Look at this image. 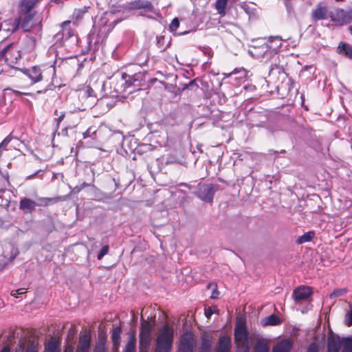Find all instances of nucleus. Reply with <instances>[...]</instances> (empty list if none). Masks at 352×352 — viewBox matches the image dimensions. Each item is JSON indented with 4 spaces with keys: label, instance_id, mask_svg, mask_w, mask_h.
I'll use <instances>...</instances> for the list:
<instances>
[{
    "label": "nucleus",
    "instance_id": "nucleus-53",
    "mask_svg": "<svg viewBox=\"0 0 352 352\" xmlns=\"http://www.w3.org/2000/svg\"><path fill=\"white\" fill-rule=\"evenodd\" d=\"M74 348L72 345H67L65 347L64 352H74Z\"/></svg>",
    "mask_w": 352,
    "mask_h": 352
},
{
    "label": "nucleus",
    "instance_id": "nucleus-29",
    "mask_svg": "<svg viewBox=\"0 0 352 352\" xmlns=\"http://www.w3.org/2000/svg\"><path fill=\"white\" fill-rule=\"evenodd\" d=\"M89 7L85 6L82 8L76 9L73 13V18L78 22L80 21L88 12Z\"/></svg>",
    "mask_w": 352,
    "mask_h": 352
},
{
    "label": "nucleus",
    "instance_id": "nucleus-49",
    "mask_svg": "<svg viewBox=\"0 0 352 352\" xmlns=\"http://www.w3.org/2000/svg\"><path fill=\"white\" fill-rule=\"evenodd\" d=\"M96 131H92L91 127H89L85 132L82 133L83 138H87L91 136L92 134H94Z\"/></svg>",
    "mask_w": 352,
    "mask_h": 352
},
{
    "label": "nucleus",
    "instance_id": "nucleus-60",
    "mask_svg": "<svg viewBox=\"0 0 352 352\" xmlns=\"http://www.w3.org/2000/svg\"><path fill=\"white\" fill-rule=\"evenodd\" d=\"M89 184H86L85 182H84L82 184V187H85V186H88Z\"/></svg>",
    "mask_w": 352,
    "mask_h": 352
},
{
    "label": "nucleus",
    "instance_id": "nucleus-35",
    "mask_svg": "<svg viewBox=\"0 0 352 352\" xmlns=\"http://www.w3.org/2000/svg\"><path fill=\"white\" fill-rule=\"evenodd\" d=\"M276 74L283 75L284 74V68L279 65L274 64V65L271 66V68L269 70V76H274Z\"/></svg>",
    "mask_w": 352,
    "mask_h": 352
},
{
    "label": "nucleus",
    "instance_id": "nucleus-3",
    "mask_svg": "<svg viewBox=\"0 0 352 352\" xmlns=\"http://www.w3.org/2000/svg\"><path fill=\"white\" fill-rule=\"evenodd\" d=\"M219 185L214 184H201L197 185V190L195 195L201 200L211 203L213 200L214 193L219 190Z\"/></svg>",
    "mask_w": 352,
    "mask_h": 352
},
{
    "label": "nucleus",
    "instance_id": "nucleus-50",
    "mask_svg": "<svg viewBox=\"0 0 352 352\" xmlns=\"http://www.w3.org/2000/svg\"><path fill=\"white\" fill-rule=\"evenodd\" d=\"M41 172V170H37L36 173L32 174V175H30L26 177V180H30V179H32L34 178H35V177L40 173Z\"/></svg>",
    "mask_w": 352,
    "mask_h": 352
},
{
    "label": "nucleus",
    "instance_id": "nucleus-40",
    "mask_svg": "<svg viewBox=\"0 0 352 352\" xmlns=\"http://www.w3.org/2000/svg\"><path fill=\"white\" fill-rule=\"evenodd\" d=\"M13 137L11 134L8 135L0 144V149H6L8 144L11 142Z\"/></svg>",
    "mask_w": 352,
    "mask_h": 352
},
{
    "label": "nucleus",
    "instance_id": "nucleus-2",
    "mask_svg": "<svg viewBox=\"0 0 352 352\" xmlns=\"http://www.w3.org/2000/svg\"><path fill=\"white\" fill-rule=\"evenodd\" d=\"M249 332L246 327L245 319L237 320L234 331V339L236 347L243 352H249L248 346Z\"/></svg>",
    "mask_w": 352,
    "mask_h": 352
},
{
    "label": "nucleus",
    "instance_id": "nucleus-32",
    "mask_svg": "<svg viewBox=\"0 0 352 352\" xmlns=\"http://www.w3.org/2000/svg\"><path fill=\"white\" fill-rule=\"evenodd\" d=\"M254 352H269L270 347L267 344L261 341H258L254 344Z\"/></svg>",
    "mask_w": 352,
    "mask_h": 352
},
{
    "label": "nucleus",
    "instance_id": "nucleus-39",
    "mask_svg": "<svg viewBox=\"0 0 352 352\" xmlns=\"http://www.w3.org/2000/svg\"><path fill=\"white\" fill-rule=\"evenodd\" d=\"M58 110H55L54 115L57 116L58 117L55 118V121L56 122V129H58L59 128L60 122L63 120L65 116V112L61 111L60 112V114L58 113Z\"/></svg>",
    "mask_w": 352,
    "mask_h": 352
},
{
    "label": "nucleus",
    "instance_id": "nucleus-45",
    "mask_svg": "<svg viewBox=\"0 0 352 352\" xmlns=\"http://www.w3.org/2000/svg\"><path fill=\"white\" fill-rule=\"evenodd\" d=\"M85 94L87 97H97L96 91L89 86L86 87Z\"/></svg>",
    "mask_w": 352,
    "mask_h": 352
},
{
    "label": "nucleus",
    "instance_id": "nucleus-15",
    "mask_svg": "<svg viewBox=\"0 0 352 352\" xmlns=\"http://www.w3.org/2000/svg\"><path fill=\"white\" fill-rule=\"evenodd\" d=\"M212 336L206 332L202 333L201 337V346L199 352H211Z\"/></svg>",
    "mask_w": 352,
    "mask_h": 352
},
{
    "label": "nucleus",
    "instance_id": "nucleus-30",
    "mask_svg": "<svg viewBox=\"0 0 352 352\" xmlns=\"http://www.w3.org/2000/svg\"><path fill=\"white\" fill-rule=\"evenodd\" d=\"M342 352H352V337L342 338Z\"/></svg>",
    "mask_w": 352,
    "mask_h": 352
},
{
    "label": "nucleus",
    "instance_id": "nucleus-28",
    "mask_svg": "<svg viewBox=\"0 0 352 352\" xmlns=\"http://www.w3.org/2000/svg\"><path fill=\"white\" fill-rule=\"evenodd\" d=\"M282 322L279 316L276 314H272L265 319V325H277Z\"/></svg>",
    "mask_w": 352,
    "mask_h": 352
},
{
    "label": "nucleus",
    "instance_id": "nucleus-44",
    "mask_svg": "<svg viewBox=\"0 0 352 352\" xmlns=\"http://www.w3.org/2000/svg\"><path fill=\"white\" fill-rule=\"evenodd\" d=\"M216 307H210L208 309H205V316L206 318H210V316L216 312L217 311Z\"/></svg>",
    "mask_w": 352,
    "mask_h": 352
},
{
    "label": "nucleus",
    "instance_id": "nucleus-42",
    "mask_svg": "<svg viewBox=\"0 0 352 352\" xmlns=\"http://www.w3.org/2000/svg\"><path fill=\"white\" fill-rule=\"evenodd\" d=\"M71 23V21H65L64 22L62 23L61 24V27H62V30L63 32H66L67 31V34H68V36H71L72 34L70 33V28H69V25Z\"/></svg>",
    "mask_w": 352,
    "mask_h": 352
},
{
    "label": "nucleus",
    "instance_id": "nucleus-63",
    "mask_svg": "<svg viewBox=\"0 0 352 352\" xmlns=\"http://www.w3.org/2000/svg\"><path fill=\"white\" fill-rule=\"evenodd\" d=\"M335 1L337 2H341V1H344V0H335Z\"/></svg>",
    "mask_w": 352,
    "mask_h": 352
},
{
    "label": "nucleus",
    "instance_id": "nucleus-10",
    "mask_svg": "<svg viewBox=\"0 0 352 352\" xmlns=\"http://www.w3.org/2000/svg\"><path fill=\"white\" fill-rule=\"evenodd\" d=\"M328 7L323 3L317 5L315 10L311 12V17L314 21L324 20L329 18Z\"/></svg>",
    "mask_w": 352,
    "mask_h": 352
},
{
    "label": "nucleus",
    "instance_id": "nucleus-55",
    "mask_svg": "<svg viewBox=\"0 0 352 352\" xmlns=\"http://www.w3.org/2000/svg\"><path fill=\"white\" fill-rule=\"evenodd\" d=\"M270 152H272L274 154H276V153H281V154H285L286 153V151L283 149L280 151H273V150H270Z\"/></svg>",
    "mask_w": 352,
    "mask_h": 352
},
{
    "label": "nucleus",
    "instance_id": "nucleus-22",
    "mask_svg": "<svg viewBox=\"0 0 352 352\" xmlns=\"http://www.w3.org/2000/svg\"><path fill=\"white\" fill-rule=\"evenodd\" d=\"M156 45L160 52H164L170 45V40H167L165 35L156 36Z\"/></svg>",
    "mask_w": 352,
    "mask_h": 352
},
{
    "label": "nucleus",
    "instance_id": "nucleus-19",
    "mask_svg": "<svg viewBox=\"0 0 352 352\" xmlns=\"http://www.w3.org/2000/svg\"><path fill=\"white\" fill-rule=\"evenodd\" d=\"M152 340V335L139 334V351L140 352H147Z\"/></svg>",
    "mask_w": 352,
    "mask_h": 352
},
{
    "label": "nucleus",
    "instance_id": "nucleus-56",
    "mask_svg": "<svg viewBox=\"0 0 352 352\" xmlns=\"http://www.w3.org/2000/svg\"><path fill=\"white\" fill-rule=\"evenodd\" d=\"M0 352H10V349L8 346H5Z\"/></svg>",
    "mask_w": 352,
    "mask_h": 352
},
{
    "label": "nucleus",
    "instance_id": "nucleus-47",
    "mask_svg": "<svg viewBox=\"0 0 352 352\" xmlns=\"http://www.w3.org/2000/svg\"><path fill=\"white\" fill-rule=\"evenodd\" d=\"M25 292H26L25 291V289L21 288V289H16V290H12L11 292V296H14L15 298H19V295L25 294Z\"/></svg>",
    "mask_w": 352,
    "mask_h": 352
},
{
    "label": "nucleus",
    "instance_id": "nucleus-46",
    "mask_svg": "<svg viewBox=\"0 0 352 352\" xmlns=\"http://www.w3.org/2000/svg\"><path fill=\"white\" fill-rule=\"evenodd\" d=\"M345 318L346 324L348 327L352 326V309L346 313Z\"/></svg>",
    "mask_w": 352,
    "mask_h": 352
},
{
    "label": "nucleus",
    "instance_id": "nucleus-48",
    "mask_svg": "<svg viewBox=\"0 0 352 352\" xmlns=\"http://www.w3.org/2000/svg\"><path fill=\"white\" fill-rule=\"evenodd\" d=\"M219 296V292L218 290L217 284L216 287H213V289H212V292L210 296V298L212 299H217V298H218Z\"/></svg>",
    "mask_w": 352,
    "mask_h": 352
},
{
    "label": "nucleus",
    "instance_id": "nucleus-18",
    "mask_svg": "<svg viewBox=\"0 0 352 352\" xmlns=\"http://www.w3.org/2000/svg\"><path fill=\"white\" fill-rule=\"evenodd\" d=\"M292 346L293 342L290 340H282L273 346L272 352H290Z\"/></svg>",
    "mask_w": 352,
    "mask_h": 352
},
{
    "label": "nucleus",
    "instance_id": "nucleus-34",
    "mask_svg": "<svg viewBox=\"0 0 352 352\" xmlns=\"http://www.w3.org/2000/svg\"><path fill=\"white\" fill-rule=\"evenodd\" d=\"M23 81H25V79L21 78L16 87L20 89V91H18L19 93L28 95L29 93L27 92V91L30 87V85L28 83H23Z\"/></svg>",
    "mask_w": 352,
    "mask_h": 352
},
{
    "label": "nucleus",
    "instance_id": "nucleus-12",
    "mask_svg": "<svg viewBox=\"0 0 352 352\" xmlns=\"http://www.w3.org/2000/svg\"><path fill=\"white\" fill-rule=\"evenodd\" d=\"M91 338L89 333L80 335L79 337L76 352H89Z\"/></svg>",
    "mask_w": 352,
    "mask_h": 352
},
{
    "label": "nucleus",
    "instance_id": "nucleus-61",
    "mask_svg": "<svg viewBox=\"0 0 352 352\" xmlns=\"http://www.w3.org/2000/svg\"><path fill=\"white\" fill-rule=\"evenodd\" d=\"M193 84H195V80L190 81L188 85H192Z\"/></svg>",
    "mask_w": 352,
    "mask_h": 352
},
{
    "label": "nucleus",
    "instance_id": "nucleus-38",
    "mask_svg": "<svg viewBox=\"0 0 352 352\" xmlns=\"http://www.w3.org/2000/svg\"><path fill=\"white\" fill-rule=\"evenodd\" d=\"M346 289H336L333 291V292L329 295L330 298H335L341 296H343L346 294Z\"/></svg>",
    "mask_w": 352,
    "mask_h": 352
},
{
    "label": "nucleus",
    "instance_id": "nucleus-8",
    "mask_svg": "<svg viewBox=\"0 0 352 352\" xmlns=\"http://www.w3.org/2000/svg\"><path fill=\"white\" fill-rule=\"evenodd\" d=\"M125 8L129 10H144L153 12L154 6L150 1L134 0L127 3Z\"/></svg>",
    "mask_w": 352,
    "mask_h": 352
},
{
    "label": "nucleus",
    "instance_id": "nucleus-17",
    "mask_svg": "<svg viewBox=\"0 0 352 352\" xmlns=\"http://www.w3.org/2000/svg\"><path fill=\"white\" fill-rule=\"evenodd\" d=\"M36 206L37 204L30 198H23L19 202V208L25 213H32Z\"/></svg>",
    "mask_w": 352,
    "mask_h": 352
},
{
    "label": "nucleus",
    "instance_id": "nucleus-13",
    "mask_svg": "<svg viewBox=\"0 0 352 352\" xmlns=\"http://www.w3.org/2000/svg\"><path fill=\"white\" fill-rule=\"evenodd\" d=\"M342 338L337 335H330L327 339L328 352H339L342 349Z\"/></svg>",
    "mask_w": 352,
    "mask_h": 352
},
{
    "label": "nucleus",
    "instance_id": "nucleus-16",
    "mask_svg": "<svg viewBox=\"0 0 352 352\" xmlns=\"http://www.w3.org/2000/svg\"><path fill=\"white\" fill-rule=\"evenodd\" d=\"M60 340L56 336H52L45 344L44 352H60Z\"/></svg>",
    "mask_w": 352,
    "mask_h": 352
},
{
    "label": "nucleus",
    "instance_id": "nucleus-20",
    "mask_svg": "<svg viewBox=\"0 0 352 352\" xmlns=\"http://www.w3.org/2000/svg\"><path fill=\"white\" fill-rule=\"evenodd\" d=\"M68 196H57L54 197H40L38 201L41 206H47L54 204L59 201H63L67 199Z\"/></svg>",
    "mask_w": 352,
    "mask_h": 352
},
{
    "label": "nucleus",
    "instance_id": "nucleus-27",
    "mask_svg": "<svg viewBox=\"0 0 352 352\" xmlns=\"http://www.w3.org/2000/svg\"><path fill=\"white\" fill-rule=\"evenodd\" d=\"M106 336L99 334L98 341L96 342V346L94 349V352H106Z\"/></svg>",
    "mask_w": 352,
    "mask_h": 352
},
{
    "label": "nucleus",
    "instance_id": "nucleus-7",
    "mask_svg": "<svg viewBox=\"0 0 352 352\" xmlns=\"http://www.w3.org/2000/svg\"><path fill=\"white\" fill-rule=\"evenodd\" d=\"M195 340L192 333H184L180 340L178 352H193Z\"/></svg>",
    "mask_w": 352,
    "mask_h": 352
},
{
    "label": "nucleus",
    "instance_id": "nucleus-41",
    "mask_svg": "<svg viewBox=\"0 0 352 352\" xmlns=\"http://www.w3.org/2000/svg\"><path fill=\"white\" fill-rule=\"evenodd\" d=\"M109 250V247L108 245L103 246L102 248V249L100 250V252L98 253V254L97 256V258L98 260H101L104 255L108 254Z\"/></svg>",
    "mask_w": 352,
    "mask_h": 352
},
{
    "label": "nucleus",
    "instance_id": "nucleus-11",
    "mask_svg": "<svg viewBox=\"0 0 352 352\" xmlns=\"http://www.w3.org/2000/svg\"><path fill=\"white\" fill-rule=\"evenodd\" d=\"M312 294L311 288L309 286H300L293 292L292 296L295 301L299 302L307 299Z\"/></svg>",
    "mask_w": 352,
    "mask_h": 352
},
{
    "label": "nucleus",
    "instance_id": "nucleus-33",
    "mask_svg": "<svg viewBox=\"0 0 352 352\" xmlns=\"http://www.w3.org/2000/svg\"><path fill=\"white\" fill-rule=\"evenodd\" d=\"M142 75L140 73L135 74L130 77V80H126V83L129 84V86L139 87L140 86V84L138 82L139 78H142Z\"/></svg>",
    "mask_w": 352,
    "mask_h": 352
},
{
    "label": "nucleus",
    "instance_id": "nucleus-57",
    "mask_svg": "<svg viewBox=\"0 0 352 352\" xmlns=\"http://www.w3.org/2000/svg\"><path fill=\"white\" fill-rule=\"evenodd\" d=\"M50 72L52 73L53 76L55 75V68L52 67L50 69Z\"/></svg>",
    "mask_w": 352,
    "mask_h": 352
},
{
    "label": "nucleus",
    "instance_id": "nucleus-25",
    "mask_svg": "<svg viewBox=\"0 0 352 352\" xmlns=\"http://www.w3.org/2000/svg\"><path fill=\"white\" fill-rule=\"evenodd\" d=\"M229 0H217L214 3L215 9L217 13L221 16H224L226 14V7Z\"/></svg>",
    "mask_w": 352,
    "mask_h": 352
},
{
    "label": "nucleus",
    "instance_id": "nucleus-62",
    "mask_svg": "<svg viewBox=\"0 0 352 352\" xmlns=\"http://www.w3.org/2000/svg\"><path fill=\"white\" fill-rule=\"evenodd\" d=\"M180 186H188V185L186 184H181Z\"/></svg>",
    "mask_w": 352,
    "mask_h": 352
},
{
    "label": "nucleus",
    "instance_id": "nucleus-54",
    "mask_svg": "<svg viewBox=\"0 0 352 352\" xmlns=\"http://www.w3.org/2000/svg\"><path fill=\"white\" fill-rule=\"evenodd\" d=\"M216 285H217L216 283H210L207 285L206 289H213V287H216Z\"/></svg>",
    "mask_w": 352,
    "mask_h": 352
},
{
    "label": "nucleus",
    "instance_id": "nucleus-14",
    "mask_svg": "<svg viewBox=\"0 0 352 352\" xmlns=\"http://www.w3.org/2000/svg\"><path fill=\"white\" fill-rule=\"evenodd\" d=\"M232 347L231 339L228 336H223L219 339V342L214 352H230Z\"/></svg>",
    "mask_w": 352,
    "mask_h": 352
},
{
    "label": "nucleus",
    "instance_id": "nucleus-6",
    "mask_svg": "<svg viewBox=\"0 0 352 352\" xmlns=\"http://www.w3.org/2000/svg\"><path fill=\"white\" fill-rule=\"evenodd\" d=\"M36 13L32 14H19V16L14 20L12 32L19 29V25L21 26L23 30L25 32L30 31L32 28V20L34 18Z\"/></svg>",
    "mask_w": 352,
    "mask_h": 352
},
{
    "label": "nucleus",
    "instance_id": "nucleus-52",
    "mask_svg": "<svg viewBox=\"0 0 352 352\" xmlns=\"http://www.w3.org/2000/svg\"><path fill=\"white\" fill-rule=\"evenodd\" d=\"M239 72H242L243 74V77L245 78L246 76V71L242 68L241 69L239 70L238 69H235L230 75H232L233 74H236Z\"/></svg>",
    "mask_w": 352,
    "mask_h": 352
},
{
    "label": "nucleus",
    "instance_id": "nucleus-4",
    "mask_svg": "<svg viewBox=\"0 0 352 352\" xmlns=\"http://www.w3.org/2000/svg\"><path fill=\"white\" fill-rule=\"evenodd\" d=\"M20 58V51L13 43L8 45L0 52V59L10 65L16 63Z\"/></svg>",
    "mask_w": 352,
    "mask_h": 352
},
{
    "label": "nucleus",
    "instance_id": "nucleus-43",
    "mask_svg": "<svg viewBox=\"0 0 352 352\" xmlns=\"http://www.w3.org/2000/svg\"><path fill=\"white\" fill-rule=\"evenodd\" d=\"M24 352H38V349L33 342L28 343Z\"/></svg>",
    "mask_w": 352,
    "mask_h": 352
},
{
    "label": "nucleus",
    "instance_id": "nucleus-9",
    "mask_svg": "<svg viewBox=\"0 0 352 352\" xmlns=\"http://www.w3.org/2000/svg\"><path fill=\"white\" fill-rule=\"evenodd\" d=\"M23 72L31 80L32 82L30 85L37 83L43 80V72L39 67L32 66L30 68L23 69Z\"/></svg>",
    "mask_w": 352,
    "mask_h": 352
},
{
    "label": "nucleus",
    "instance_id": "nucleus-64",
    "mask_svg": "<svg viewBox=\"0 0 352 352\" xmlns=\"http://www.w3.org/2000/svg\"><path fill=\"white\" fill-rule=\"evenodd\" d=\"M349 30H350V31H351V34H352V25H351V26H350Z\"/></svg>",
    "mask_w": 352,
    "mask_h": 352
},
{
    "label": "nucleus",
    "instance_id": "nucleus-31",
    "mask_svg": "<svg viewBox=\"0 0 352 352\" xmlns=\"http://www.w3.org/2000/svg\"><path fill=\"white\" fill-rule=\"evenodd\" d=\"M314 236V232H308L305 233L303 235L299 236L297 240L296 243L298 244H302L306 242L310 241L312 240V239Z\"/></svg>",
    "mask_w": 352,
    "mask_h": 352
},
{
    "label": "nucleus",
    "instance_id": "nucleus-1",
    "mask_svg": "<svg viewBox=\"0 0 352 352\" xmlns=\"http://www.w3.org/2000/svg\"><path fill=\"white\" fill-rule=\"evenodd\" d=\"M173 339V328L168 324L162 326L156 337L155 352H170Z\"/></svg>",
    "mask_w": 352,
    "mask_h": 352
},
{
    "label": "nucleus",
    "instance_id": "nucleus-24",
    "mask_svg": "<svg viewBox=\"0 0 352 352\" xmlns=\"http://www.w3.org/2000/svg\"><path fill=\"white\" fill-rule=\"evenodd\" d=\"M122 332L121 327H117L113 329L111 339L113 342V348L117 351L120 343V334Z\"/></svg>",
    "mask_w": 352,
    "mask_h": 352
},
{
    "label": "nucleus",
    "instance_id": "nucleus-37",
    "mask_svg": "<svg viewBox=\"0 0 352 352\" xmlns=\"http://www.w3.org/2000/svg\"><path fill=\"white\" fill-rule=\"evenodd\" d=\"M179 26V21L178 18L175 17L172 20L170 24L169 25L170 32H173V34H175Z\"/></svg>",
    "mask_w": 352,
    "mask_h": 352
},
{
    "label": "nucleus",
    "instance_id": "nucleus-59",
    "mask_svg": "<svg viewBox=\"0 0 352 352\" xmlns=\"http://www.w3.org/2000/svg\"><path fill=\"white\" fill-rule=\"evenodd\" d=\"M55 3H59L60 2V0H52Z\"/></svg>",
    "mask_w": 352,
    "mask_h": 352
},
{
    "label": "nucleus",
    "instance_id": "nucleus-21",
    "mask_svg": "<svg viewBox=\"0 0 352 352\" xmlns=\"http://www.w3.org/2000/svg\"><path fill=\"white\" fill-rule=\"evenodd\" d=\"M155 327V323H150L148 321H146L143 316H141V324H140V333H146L152 335L153 328Z\"/></svg>",
    "mask_w": 352,
    "mask_h": 352
},
{
    "label": "nucleus",
    "instance_id": "nucleus-26",
    "mask_svg": "<svg viewBox=\"0 0 352 352\" xmlns=\"http://www.w3.org/2000/svg\"><path fill=\"white\" fill-rule=\"evenodd\" d=\"M337 52L339 54H343L346 57L352 59V46L351 45L346 44V43H340L338 47Z\"/></svg>",
    "mask_w": 352,
    "mask_h": 352
},
{
    "label": "nucleus",
    "instance_id": "nucleus-5",
    "mask_svg": "<svg viewBox=\"0 0 352 352\" xmlns=\"http://www.w3.org/2000/svg\"><path fill=\"white\" fill-rule=\"evenodd\" d=\"M331 21L336 25H343L352 21V9L345 10L342 8H337L334 12H329Z\"/></svg>",
    "mask_w": 352,
    "mask_h": 352
},
{
    "label": "nucleus",
    "instance_id": "nucleus-51",
    "mask_svg": "<svg viewBox=\"0 0 352 352\" xmlns=\"http://www.w3.org/2000/svg\"><path fill=\"white\" fill-rule=\"evenodd\" d=\"M155 315L148 316L146 321H148L150 323H155L156 324Z\"/></svg>",
    "mask_w": 352,
    "mask_h": 352
},
{
    "label": "nucleus",
    "instance_id": "nucleus-36",
    "mask_svg": "<svg viewBox=\"0 0 352 352\" xmlns=\"http://www.w3.org/2000/svg\"><path fill=\"white\" fill-rule=\"evenodd\" d=\"M241 8L247 13L249 16V18H252L256 16V10L255 8H251L249 5L245 3H243L241 6Z\"/></svg>",
    "mask_w": 352,
    "mask_h": 352
},
{
    "label": "nucleus",
    "instance_id": "nucleus-23",
    "mask_svg": "<svg viewBox=\"0 0 352 352\" xmlns=\"http://www.w3.org/2000/svg\"><path fill=\"white\" fill-rule=\"evenodd\" d=\"M136 336L134 331L129 333L128 342L126 344L124 352H135Z\"/></svg>",
    "mask_w": 352,
    "mask_h": 352
},
{
    "label": "nucleus",
    "instance_id": "nucleus-58",
    "mask_svg": "<svg viewBox=\"0 0 352 352\" xmlns=\"http://www.w3.org/2000/svg\"><path fill=\"white\" fill-rule=\"evenodd\" d=\"M186 33H187V32L184 31V32H178V33H177V34H178V35H183V34H186Z\"/></svg>",
    "mask_w": 352,
    "mask_h": 352
}]
</instances>
